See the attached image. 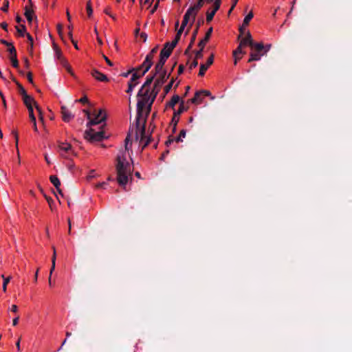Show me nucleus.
<instances>
[{
    "label": "nucleus",
    "mask_w": 352,
    "mask_h": 352,
    "mask_svg": "<svg viewBox=\"0 0 352 352\" xmlns=\"http://www.w3.org/2000/svg\"><path fill=\"white\" fill-rule=\"evenodd\" d=\"M28 80L30 82L33 83V79L30 72L28 74Z\"/></svg>",
    "instance_id": "obj_56"
},
{
    "label": "nucleus",
    "mask_w": 352,
    "mask_h": 352,
    "mask_svg": "<svg viewBox=\"0 0 352 352\" xmlns=\"http://www.w3.org/2000/svg\"><path fill=\"white\" fill-rule=\"evenodd\" d=\"M158 6H159V3H158V2H157V3H155V5L154 6V7H153V8H152V10H151V14H153V13L155 12V10H156L157 9V8H158Z\"/></svg>",
    "instance_id": "obj_52"
},
{
    "label": "nucleus",
    "mask_w": 352,
    "mask_h": 352,
    "mask_svg": "<svg viewBox=\"0 0 352 352\" xmlns=\"http://www.w3.org/2000/svg\"><path fill=\"white\" fill-rule=\"evenodd\" d=\"M45 159L46 162H47L48 164H50L51 163V162H50V159H49V157H47V155H45Z\"/></svg>",
    "instance_id": "obj_62"
},
{
    "label": "nucleus",
    "mask_w": 352,
    "mask_h": 352,
    "mask_svg": "<svg viewBox=\"0 0 352 352\" xmlns=\"http://www.w3.org/2000/svg\"><path fill=\"white\" fill-rule=\"evenodd\" d=\"M1 278L3 280V285H2V290L4 292H6L7 291V285L9 283V282L10 281L12 277L11 276L5 277V276L3 274H2Z\"/></svg>",
    "instance_id": "obj_24"
},
{
    "label": "nucleus",
    "mask_w": 352,
    "mask_h": 352,
    "mask_svg": "<svg viewBox=\"0 0 352 352\" xmlns=\"http://www.w3.org/2000/svg\"><path fill=\"white\" fill-rule=\"evenodd\" d=\"M91 74L95 79L98 81L107 82L109 80L106 75L95 69L91 71Z\"/></svg>",
    "instance_id": "obj_11"
},
{
    "label": "nucleus",
    "mask_w": 352,
    "mask_h": 352,
    "mask_svg": "<svg viewBox=\"0 0 352 352\" xmlns=\"http://www.w3.org/2000/svg\"><path fill=\"white\" fill-rule=\"evenodd\" d=\"M10 311L14 313L17 312L18 307L16 305H12L10 307Z\"/></svg>",
    "instance_id": "obj_47"
},
{
    "label": "nucleus",
    "mask_w": 352,
    "mask_h": 352,
    "mask_svg": "<svg viewBox=\"0 0 352 352\" xmlns=\"http://www.w3.org/2000/svg\"><path fill=\"white\" fill-rule=\"evenodd\" d=\"M16 21L19 23L22 21V19L19 16H16Z\"/></svg>",
    "instance_id": "obj_64"
},
{
    "label": "nucleus",
    "mask_w": 352,
    "mask_h": 352,
    "mask_svg": "<svg viewBox=\"0 0 352 352\" xmlns=\"http://www.w3.org/2000/svg\"><path fill=\"white\" fill-rule=\"evenodd\" d=\"M13 134L14 135V137H15V144H16V150L19 149L18 148V134L16 133V131H13Z\"/></svg>",
    "instance_id": "obj_45"
},
{
    "label": "nucleus",
    "mask_w": 352,
    "mask_h": 352,
    "mask_svg": "<svg viewBox=\"0 0 352 352\" xmlns=\"http://www.w3.org/2000/svg\"><path fill=\"white\" fill-rule=\"evenodd\" d=\"M10 46V48L8 49L9 52L13 55L14 54H16V50H15V48L13 45H9Z\"/></svg>",
    "instance_id": "obj_42"
},
{
    "label": "nucleus",
    "mask_w": 352,
    "mask_h": 352,
    "mask_svg": "<svg viewBox=\"0 0 352 352\" xmlns=\"http://www.w3.org/2000/svg\"><path fill=\"white\" fill-rule=\"evenodd\" d=\"M153 65V61L145 59L143 63L138 68L137 70H140V75H144L150 69Z\"/></svg>",
    "instance_id": "obj_10"
},
{
    "label": "nucleus",
    "mask_w": 352,
    "mask_h": 352,
    "mask_svg": "<svg viewBox=\"0 0 352 352\" xmlns=\"http://www.w3.org/2000/svg\"><path fill=\"white\" fill-rule=\"evenodd\" d=\"M84 112L89 120L87 124L89 129L85 133V138L91 142H98L104 139L105 135L102 130L96 131L92 128L96 125H100L99 129H101L104 125L107 116L104 110H94L91 113L87 110H84Z\"/></svg>",
    "instance_id": "obj_2"
},
{
    "label": "nucleus",
    "mask_w": 352,
    "mask_h": 352,
    "mask_svg": "<svg viewBox=\"0 0 352 352\" xmlns=\"http://www.w3.org/2000/svg\"><path fill=\"white\" fill-rule=\"evenodd\" d=\"M74 47L76 49V50H78V44H77V42L74 40H72V41Z\"/></svg>",
    "instance_id": "obj_60"
},
{
    "label": "nucleus",
    "mask_w": 352,
    "mask_h": 352,
    "mask_svg": "<svg viewBox=\"0 0 352 352\" xmlns=\"http://www.w3.org/2000/svg\"><path fill=\"white\" fill-rule=\"evenodd\" d=\"M153 80V76H151L150 78H147L146 82L143 84L141 89H140L138 97V100L140 98H142L143 97H146L149 96V94L151 93V91L148 89V87L150 86L152 81Z\"/></svg>",
    "instance_id": "obj_7"
},
{
    "label": "nucleus",
    "mask_w": 352,
    "mask_h": 352,
    "mask_svg": "<svg viewBox=\"0 0 352 352\" xmlns=\"http://www.w3.org/2000/svg\"><path fill=\"white\" fill-rule=\"evenodd\" d=\"M104 12L107 15H109L111 14L110 10L109 8L105 9Z\"/></svg>",
    "instance_id": "obj_63"
},
{
    "label": "nucleus",
    "mask_w": 352,
    "mask_h": 352,
    "mask_svg": "<svg viewBox=\"0 0 352 352\" xmlns=\"http://www.w3.org/2000/svg\"><path fill=\"white\" fill-rule=\"evenodd\" d=\"M53 256H52V266H51V269H50V276H49V278H48V283H49V285L50 287L52 286V273L54 272V270H55V265H56V250H55V248L53 247Z\"/></svg>",
    "instance_id": "obj_13"
},
{
    "label": "nucleus",
    "mask_w": 352,
    "mask_h": 352,
    "mask_svg": "<svg viewBox=\"0 0 352 352\" xmlns=\"http://www.w3.org/2000/svg\"><path fill=\"white\" fill-rule=\"evenodd\" d=\"M252 48H254L257 52H261L264 50V45L261 43H254L253 46H251Z\"/></svg>",
    "instance_id": "obj_30"
},
{
    "label": "nucleus",
    "mask_w": 352,
    "mask_h": 352,
    "mask_svg": "<svg viewBox=\"0 0 352 352\" xmlns=\"http://www.w3.org/2000/svg\"><path fill=\"white\" fill-rule=\"evenodd\" d=\"M133 73L132 74L131 78L129 84H134V85H137L138 84V80L142 78L144 75H140V70H137L136 69H133Z\"/></svg>",
    "instance_id": "obj_15"
},
{
    "label": "nucleus",
    "mask_w": 352,
    "mask_h": 352,
    "mask_svg": "<svg viewBox=\"0 0 352 352\" xmlns=\"http://www.w3.org/2000/svg\"><path fill=\"white\" fill-rule=\"evenodd\" d=\"M102 57L109 66L113 65V63L105 55H103Z\"/></svg>",
    "instance_id": "obj_44"
},
{
    "label": "nucleus",
    "mask_w": 352,
    "mask_h": 352,
    "mask_svg": "<svg viewBox=\"0 0 352 352\" xmlns=\"http://www.w3.org/2000/svg\"><path fill=\"white\" fill-rule=\"evenodd\" d=\"M252 17H253V13L252 12H250L244 18L243 25H247L249 23L250 21L252 19Z\"/></svg>",
    "instance_id": "obj_31"
},
{
    "label": "nucleus",
    "mask_w": 352,
    "mask_h": 352,
    "mask_svg": "<svg viewBox=\"0 0 352 352\" xmlns=\"http://www.w3.org/2000/svg\"><path fill=\"white\" fill-rule=\"evenodd\" d=\"M242 47H243V46H241V45L239 44V47L236 48V50H234V51L233 52V56H234V64H235V65H236V63H237V57H236V55H237L238 54H243V50H242Z\"/></svg>",
    "instance_id": "obj_29"
},
{
    "label": "nucleus",
    "mask_w": 352,
    "mask_h": 352,
    "mask_svg": "<svg viewBox=\"0 0 352 352\" xmlns=\"http://www.w3.org/2000/svg\"><path fill=\"white\" fill-rule=\"evenodd\" d=\"M1 28L5 30L6 31H8V24L5 22L2 23L1 25Z\"/></svg>",
    "instance_id": "obj_55"
},
{
    "label": "nucleus",
    "mask_w": 352,
    "mask_h": 352,
    "mask_svg": "<svg viewBox=\"0 0 352 352\" xmlns=\"http://www.w3.org/2000/svg\"><path fill=\"white\" fill-rule=\"evenodd\" d=\"M35 108H36V111H38V115L42 113L41 109L37 104H36Z\"/></svg>",
    "instance_id": "obj_59"
},
{
    "label": "nucleus",
    "mask_w": 352,
    "mask_h": 352,
    "mask_svg": "<svg viewBox=\"0 0 352 352\" xmlns=\"http://www.w3.org/2000/svg\"><path fill=\"white\" fill-rule=\"evenodd\" d=\"M29 117L33 126V129L35 132H38V128L36 125V117L34 114V109H30Z\"/></svg>",
    "instance_id": "obj_21"
},
{
    "label": "nucleus",
    "mask_w": 352,
    "mask_h": 352,
    "mask_svg": "<svg viewBox=\"0 0 352 352\" xmlns=\"http://www.w3.org/2000/svg\"><path fill=\"white\" fill-rule=\"evenodd\" d=\"M16 153H17V159H18V160H17V164H18L19 165H20V164H21V159H20V154H19V149H17V151H16Z\"/></svg>",
    "instance_id": "obj_57"
},
{
    "label": "nucleus",
    "mask_w": 352,
    "mask_h": 352,
    "mask_svg": "<svg viewBox=\"0 0 352 352\" xmlns=\"http://www.w3.org/2000/svg\"><path fill=\"white\" fill-rule=\"evenodd\" d=\"M198 58H196L190 63L189 67L190 69H192V68H195L198 65V63H197V60Z\"/></svg>",
    "instance_id": "obj_38"
},
{
    "label": "nucleus",
    "mask_w": 352,
    "mask_h": 352,
    "mask_svg": "<svg viewBox=\"0 0 352 352\" xmlns=\"http://www.w3.org/2000/svg\"><path fill=\"white\" fill-rule=\"evenodd\" d=\"M155 80L154 83V86L153 89L151 91L149 96L148 98L143 97L138 100L137 103V118H136V127L135 132V138L136 140H138L139 135L138 132L140 133V135L142 136L144 132V126H140L141 117L143 116L145 113L147 115L150 111V108L151 104H153L156 96L157 95L160 87L168 78V74L166 72H155ZM142 139V137H141ZM142 141V140H140Z\"/></svg>",
    "instance_id": "obj_1"
},
{
    "label": "nucleus",
    "mask_w": 352,
    "mask_h": 352,
    "mask_svg": "<svg viewBox=\"0 0 352 352\" xmlns=\"http://www.w3.org/2000/svg\"><path fill=\"white\" fill-rule=\"evenodd\" d=\"M16 31L19 33V34L21 36H24L26 35V28L23 25H21L20 26L16 27Z\"/></svg>",
    "instance_id": "obj_27"
},
{
    "label": "nucleus",
    "mask_w": 352,
    "mask_h": 352,
    "mask_svg": "<svg viewBox=\"0 0 352 352\" xmlns=\"http://www.w3.org/2000/svg\"><path fill=\"white\" fill-rule=\"evenodd\" d=\"M136 85H134V84H129L128 83V89L126 90V92L129 94H131L133 89L135 87Z\"/></svg>",
    "instance_id": "obj_36"
},
{
    "label": "nucleus",
    "mask_w": 352,
    "mask_h": 352,
    "mask_svg": "<svg viewBox=\"0 0 352 352\" xmlns=\"http://www.w3.org/2000/svg\"><path fill=\"white\" fill-rule=\"evenodd\" d=\"M8 7H9V2H8V1H6L3 6L1 8V10L3 12H7Z\"/></svg>",
    "instance_id": "obj_39"
},
{
    "label": "nucleus",
    "mask_w": 352,
    "mask_h": 352,
    "mask_svg": "<svg viewBox=\"0 0 352 352\" xmlns=\"http://www.w3.org/2000/svg\"><path fill=\"white\" fill-rule=\"evenodd\" d=\"M87 14H88L89 16H91L92 15L93 10H92V8L91 6L90 1L87 4Z\"/></svg>",
    "instance_id": "obj_35"
},
{
    "label": "nucleus",
    "mask_w": 352,
    "mask_h": 352,
    "mask_svg": "<svg viewBox=\"0 0 352 352\" xmlns=\"http://www.w3.org/2000/svg\"><path fill=\"white\" fill-rule=\"evenodd\" d=\"M130 137L128 135L125 139V150L120 151L117 157V173L118 182L119 184L125 187L128 183L129 177H131L132 168L130 161H131L130 155L128 151L130 148L129 144Z\"/></svg>",
    "instance_id": "obj_3"
},
{
    "label": "nucleus",
    "mask_w": 352,
    "mask_h": 352,
    "mask_svg": "<svg viewBox=\"0 0 352 352\" xmlns=\"http://www.w3.org/2000/svg\"><path fill=\"white\" fill-rule=\"evenodd\" d=\"M78 101L80 102L85 103V102H88V99L86 96H85V97H82L80 99H79Z\"/></svg>",
    "instance_id": "obj_53"
},
{
    "label": "nucleus",
    "mask_w": 352,
    "mask_h": 352,
    "mask_svg": "<svg viewBox=\"0 0 352 352\" xmlns=\"http://www.w3.org/2000/svg\"><path fill=\"white\" fill-rule=\"evenodd\" d=\"M221 4V0H214L213 1V9L211 12H208L206 14V21H210L215 14L216 12L219 10Z\"/></svg>",
    "instance_id": "obj_9"
},
{
    "label": "nucleus",
    "mask_w": 352,
    "mask_h": 352,
    "mask_svg": "<svg viewBox=\"0 0 352 352\" xmlns=\"http://www.w3.org/2000/svg\"><path fill=\"white\" fill-rule=\"evenodd\" d=\"M131 73H132V74L133 73V69L129 70V71H128V72H126L122 73L121 75H122L123 77L126 78V77H128V76H129V74H131Z\"/></svg>",
    "instance_id": "obj_46"
},
{
    "label": "nucleus",
    "mask_w": 352,
    "mask_h": 352,
    "mask_svg": "<svg viewBox=\"0 0 352 352\" xmlns=\"http://www.w3.org/2000/svg\"><path fill=\"white\" fill-rule=\"evenodd\" d=\"M19 316H16V318H14L12 320V325L16 326L19 322Z\"/></svg>",
    "instance_id": "obj_50"
},
{
    "label": "nucleus",
    "mask_w": 352,
    "mask_h": 352,
    "mask_svg": "<svg viewBox=\"0 0 352 352\" xmlns=\"http://www.w3.org/2000/svg\"><path fill=\"white\" fill-rule=\"evenodd\" d=\"M53 48L54 51V57L56 60H58L60 63L64 67L66 70L72 76H74V72L71 66L69 65L67 60L62 55L60 50L58 47V46L54 43Z\"/></svg>",
    "instance_id": "obj_4"
},
{
    "label": "nucleus",
    "mask_w": 352,
    "mask_h": 352,
    "mask_svg": "<svg viewBox=\"0 0 352 352\" xmlns=\"http://www.w3.org/2000/svg\"><path fill=\"white\" fill-rule=\"evenodd\" d=\"M264 54V53H261V52L257 51L256 52H252L248 61L259 60Z\"/></svg>",
    "instance_id": "obj_22"
},
{
    "label": "nucleus",
    "mask_w": 352,
    "mask_h": 352,
    "mask_svg": "<svg viewBox=\"0 0 352 352\" xmlns=\"http://www.w3.org/2000/svg\"><path fill=\"white\" fill-rule=\"evenodd\" d=\"M179 99L180 98L178 96H174L170 102V105L171 107H174L177 103L179 102Z\"/></svg>",
    "instance_id": "obj_32"
},
{
    "label": "nucleus",
    "mask_w": 352,
    "mask_h": 352,
    "mask_svg": "<svg viewBox=\"0 0 352 352\" xmlns=\"http://www.w3.org/2000/svg\"><path fill=\"white\" fill-rule=\"evenodd\" d=\"M239 44L243 47L246 45L253 46V40L250 32L248 33L245 38L241 39Z\"/></svg>",
    "instance_id": "obj_19"
},
{
    "label": "nucleus",
    "mask_w": 352,
    "mask_h": 352,
    "mask_svg": "<svg viewBox=\"0 0 352 352\" xmlns=\"http://www.w3.org/2000/svg\"><path fill=\"white\" fill-rule=\"evenodd\" d=\"M107 183L106 182H102V183H98L96 186L97 188H103L104 186H106Z\"/></svg>",
    "instance_id": "obj_58"
},
{
    "label": "nucleus",
    "mask_w": 352,
    "mask_h": 352,
    "mask_svg": "<svg viewBox=\"0 0 352 352\" xmlns=\"http://www.w3.org/2000/svg\"><path fill=\"white\" fill-rule=\"evenodd\" d=\"M173 82L171 81L168 85L165 87V91L166 92H168L172 87Z\"/></svg>",
    "instance_id": "obj_48"
},
{
    "label": "nucleus",
    "mask_w": 352,
    "mask_h": 352,
    "mask_svg": "<svg viewBox=\"0 0 352 352\" xmlns=\"http://www.w3.org/2000/svg\"><path fill=\"white\" fill-rule=\"evenodd\" d=\"M271 48V45H267L264 46V54H266Z\"/></svg>",
    "instance_id": "obj_54"
},
{
    "label": "nucleus",
    "mask_w": 352,
    "mask_h": 352,
    "mask_svg": "<svg viewBox=\"0 0 352 352\" xmlns=\"http://www.w3.org/2000/svg\"><path fill=\"white\" fill-rule=\"evenodd\" d=\"M18 86L19 88V91L23 97L25 96V95H28L25 89L21 85L18 84Z\"/></svg>",
    "instance_id": "obj_37"
},
{
    "label": "nucleus",
    "mask_w": 352,
    "mask_h": 352,
    "mask_svg": "<svg viewBox=\"0 0 352 352\" xmlns=\"http://www.w3.org/2000/svg\"><path fill=\"white\" fill-rule=\"evenodd\" d=\"M202 0H200L199 3H196L192 5H191L188 9L186 10L184 16L189 18L190 20H191V24H193L195 17L199 12V10L201 9V2Z\"/></svg>",
    "instance_id": "obj_5"
},
{
    "label": "nucleus",
    "mask_w": 352,
    "mask_h": 352,
    "mask_svg": "<svg viewBox=\"0 0 352 352\" xmlns=\"http://www.w3.org/2000/svg\"><path fill=\"white\" fill-rule=\"evenodd\" d=\"M26 36H27L29 41L31 43V47H32V46H33V38H32V36L30 34H28V33L26 34Z\"/></svg>",
    "instance_id": "obj_49"
},
{
    "label": "nucleus",
    "mask_w": 352,
    "mask_h": 352,
    "mask_svg": "<svg viewBox=\"0 0 352 352\" xmlns=\"http://www.w3.org/2000/svg\"><path fill=\"white\" fill-rule=\"evenodd\" d=\"M10 60L12 63L13 67H17L19 65L18 60L16 59V54H14L10 57Z\"/></svg>",
    "instance_id": "obj_33"
},
{
    "label": "nucleus",
    "mask_w": 352,
    "mask_h": 352,
    "mask_svg": "<svg viewBox=\"0 0 352 352\" xmlns=\"http://www.w3.org/2000/svg\"><path fill=\"white\" fill-rule=\"evenodd\" d=\"M201 92L197 91L195 97L191 99V102L196 103V104H200L202 101V99L200 98Z\"/></svg>",
    "instance_id": "obj_28"
},
{
    "label": "nucleus",
    "mask_w": 352,
    "mask_h": 352,
    "mask_svg": "<svg viewBox=\"0 0 352 352\" xmlns=\"http://www.w3.org/2000/svg\"><path fill=\"white\" fill-rule=\"evenodd\" d=\"M171 52L170 51L169 49L164 47L161 51L160 56L167 60Z\"/></svg>",
    "instance_id": "obj_26"
},
{
    "label": "nucleus",
    "mask_w": 352,
    "mask_h": 352,
    "mask_svg": "<svg viewBox=\"0 0 352 352\" xmlns=\"http://www.w3.org/2000/svg\"><path fill=\"white\" fill-rule=\"evenodd\" d=\"M153 56H154V54H151V52H150L146 56V60H151V61H153Z\"/></svg>",
    "instance_id": "obj_41"
},
{
    "label": "nucleus",
    "mask_w": 352,
    "mask_h": 352,
    "mask_svg": "<svg viewBox=\"0 0 352 352\" xmlns=\"http://www.w3.org/2000/svg\"><path fill=\"white\" fill-rule=\"evenodd\" d=\"M61 113L63 120L65 122H69L74 117L71 111L65 106H62L61 107Z\"/></svg>",
    "instance_id": "obj_12"
},
{
    "label": "nucleus",
    "mask_w": 352,
    "mask_h": 352,
    "mask_svg": "<svg viewBox=\"0 0 352 352\" xmlns=\"http://www.w3.org/2000/svg\"><path fill=\"white\" fill-rule=\"evenodd\" d=\"M213 63V55H211L210 57L208 59L207 63L206 64H201L200 65V69L199 72V75L202 76L204 75L205 72L208 69L210 65H211Z\"/></svg>",
    "instance_id": "obj_16"
},
{
    "label": "nucleus",
    "mask_w": 352,
    "mask_h": 352,
    "mask_svg": "<svg viewBox=\"0 0 352 352\" xmlns=\"http://www.w3.org/2000/svg\"><path fill=\"white\" fill-rule=\"evenodd\" d=\"M212 32V28H209V30H208V32L206 34L205 37L201 41H200V42L199 43L198 45L200 49H199V50H198L195 52V58H201L203 57V54H202L203 50H204L206 43L208 41V40L211 36Z\"/></svg>",
    "instance_id": "obj_6"
},
{
    "label": "nucleus",
    "mask_w": 352,
    "mask_h": 352,
    "mask_svg": "<svg viewBox=\"0 0 352 352\" xmlns=\"http://www.w3.org/2000/svg\"><path fill=\"white\" fill-rule=\"evenodd\" d=\"M95 170H91L89 173V175H88V178L89 179H91V178H94L95 177Z\"/></svg>",
    "instance_id": "obj_43"
},
{
    "label": "nucleus",
    "mask_w": 352,
    "mask_h": 352,
    "mask_svg": "<svg viewBox=\"0 0 352 352\" xmlns=\"http://www.w3.org/2000/svg\"><path fill=\"white\" fill-rule=\"evenodd\" d=\"M186 137V131L184 130H182L179 136L177 138L176 140L177 142H182L183 140V138H184Z\"/></svg>",
    "instance_id": "obj_34"
},
{
    "label": "nucleus",
    "mask_w": 352,
    "mask_h": 352,
    "mask_svg": "<svg viewBox=\"0 0 352 352\" xmlns=\"http://www.w3.org/2000/svg\"><path fill=\"white\" fill-rule=\"evenodd\" d=\"M157 47H154V48L151 51V54H155L157 52Z\"/></svg>",
    "instance_id": "obj_61"
},
{
    "label": "nucleus",
    "mask_w": 352,
    "mask_h": 352,
    "mask_svg": "<svg viewBox=\"0 0 352 352\" xmlns=\"http://www.w3.org/2000/svg\"><path fill=\"white\" fill-rule=\"evenodd\" d=\"M166 61V59H165V58H164L160 56L159 62L155 65V72H166L163 69L164 65Z\"/></svg>",
    "instance_id": "obj_20"
},
{
    "label": "nucleus",
    "mask_w": 352,
    "mask_h": 352,
    "mask_svg": "<svg viewBox=\"0 0 352 352\" xmlns=\"http://www.w3.org/2000/svg\"><path fill=\"white\" fill-rule=\"evenodd\" d=\"M23 100L25 104L26 105L28 111H30V109H33V105L36 106L37 104L34 98L28 95H25L23 97Z\"/></svg>",
    "instance_id": "obj_14"
},
{
    "label": "nucleus",
    "mask_w": 352,
    "mask_h": 352,
    "mask_svg": "<svg viewBox=\"0 0 352 352\" xmlns=\"http://www.w3.org/2000/svg\"><path fill=\"white\" fill-rule=\"evenodd\" d=\"M62 29H63L62 25L58 24L57 25L58 32V34L60 35V36L61 37V38L63 40Z\"/></svg>",
    "instance_id": "obj_40"
},
{
    "label": "nucleus",
    "mask_w": 352,
    "mask_h": 352,
    "mask_svg": "<svg viewBox=\"0 0 352 352\" xmlns=\"http://www.w3.org/2000/svg\"><path fill=\"white\" fill-rule=\"evenodd\" d=\"M59 153L64 157H69L73 155L71 145L67 142H62L59 144Z\"/></svg>",
    "instance_id": "obj_8"
},
{
    "label": "nucleus",
    "mask_w": 352,
    "mask_h": 352,
    "mask_svg": "<svg viewBox=\"0 0 352 352\" xmlns=\"http://www.w3.org/2000/svg\"><path fill=\"white\" fill-rule=\"evenodd\" d=\"M199 92H201V94H204L205 96H210V92L208 90H201L199 91Z\"/></svg>",
    "instance_id": "obj_51"
},
{
    "label": "nucleus",
    "mask_w": 352,
    "mask_h": 352,
    "mask_svg": "<svg viewBox=\"0 0 352 352\" xmlns=\"http://www.w3.org/2000/svg\"><path fill=\"white\" fill-rule=\"evenodd\" d=\"M50 182L53 184L56 188H58L60 186V182L58 178L55 175H52L50 177Z\"/></svg>",
    "instance_id": "obj_25"
},
{
    "label": "nucleus",
    "mask_w": 352,
    "mask_h": 352,
    "mask_svg": "<svg viewBox=\"0 0 352 352\" xmlns=\"http://www.w3.org/2000/svg\"><path fill=\"white\" fill-rule=\"evenodd\" d=\"M25 16L30 23H31L34 19H36L34 11L27 6L25 8Z\"/></svg>",
    "instance_id": "obj_18"
},
{
    "label": "nucleus",
    "mask_w": 352,
    "mask_h": 352,
    "mask_svg": "<svg viewBox=\"0 0 352 352\" xmlns=\"http://www.w3.org/2000/svg\"><path fill=\"white\" fill-rule=\"evenodd\" d=\"M188 23L190 24V26H192V24H191V20H190L189 18L186 17V16H184V19L182 21V25H181L180 28H179V30H177V32L176 34V35H177V37L181 36V34H182L183 31L184 30L185 27Z\"/></svg>",
    "instance_id": "obj_17"
},
{
    "label": "nucleus",
    "mask_w": 352,
    "mask_h": 352,
    "mask_svg": "<svg viewBox=\"0 0 352 352\" xmlns=\"http://www.w3.org/2000/svg\"><path fill=\"white\" fill-rule=\"evenodd\" d=\"M180 37H177V35H176L175 39L171 43H167L164 47L169 49L170 52L173 50V48L176 46L179 39Z\"/></svg>",
    "instance_id": "obj_23"
}]
</instances>
